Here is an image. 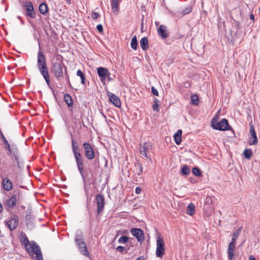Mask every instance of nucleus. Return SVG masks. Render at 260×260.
Masks as SVG:
<instances>
[{"instance_id":"1","label":"nucleus","mask_w":260,"mask_h":260,"mask_svg":"<svg viewBox=\"0 0 260 260\" xmlns=\"http://www.w3.org/2000/svg\"><path fill=\"white\" fill-rule=\"evenodd\" d=\"M21 243L25 246V249L30 256L36 255L37 260H43V255L39 245L35 241L29 242L24 233H21Z\"/></svg>"},{"instance_id":"2","label":"nucleus","mask_w":260,"mask_h":260,"mask_svg":"<svg viewBox=\"0 0 260 260\" xmlns=\"http://www.w3.org/2000/svg\"><path fill=\"white\" fill-rule=\"evenodd\" d=\"M71 141L72 151L76 160L78 169L82 178L85 180L87 178L88 175L84 170V158L82 156L81 153L80 152L78 143L74 140L72 135Z\"/></svg>"},{"instance_id":"3","label":"nucleus","mask_w":260,"mask_h":260,"mask_svg":"<svg viewBox=\"0 0 260 260\" xmlns=\"http://www.w3.org/2000/svg\"><path fill=\"white\" fill-rule=\"evenodd\" d=\"M37 67L47 85L49 86L50 81L46 58L43 52L41 51H39L38 53Z\"/></svg>"},{"instance_id":"4","label":"nucleus","mask_w":260,"mask_h":260,"mask_svg":"<svg viewBox=\"0 0 260 260\" xmlns=\"http://www.w3.org/2000/svg\"><path fill=\"white\" fill-rule=\"evenodd\" d=\"M212 127L215 130L220 131H231L234 134L233 128L231 126L228 120L225 118L222 119L220 122H217Z\"/></svg>"},{"instance_id":"5","label":"nucleus","mask_w":260,"mask_h":260,"mask_svg":"<svg viewBox=\"0 0 260 260\" xmlns=\"http://www.w3.org/2000/svg\"><path fill=\"white\" fill-rule=\"evenodd\" d=\"M62 64V63L61 61L59 60H56L53 62L52 64L51 72L58 80H59L60 78L63 77V74Z\"/></svg>"},{"instance_id":"6","label":"nucleus","mask_w":260,"mask_h":260,"mask_svg":"<svg viewBox=\"0 0 260 260\" xmlns=\"http://www.w3.org/2000/svg\"><path fill=\"white\" fill-rule=\"evenodd\" d=\"M76 242L80 251L84 255L88 256L89 253L87 250L86 245L84 241V239L82 234L76 235L75 238Z\"/></svg>"},{"instance_id":"7","label":"nucleus","mask_w":260,"mask_h":260,"mask_svg":"<svg viewBox=\"0 0 260 260\" xmlns=\"http://www.w3.org/2000/svg\"><path fill=\"white\" fill-rule=\"evenodd\" d=\"M165 252V244L164 239L158 236L156 240V255L157 257L161 258Z\"/></svg>"},{"instance_id":"8","label":"nucleus","mask_w":260,"mask_h":260,"mask_svg":"<svg viewBox=\"0 0 260 260\" xmlns=\"http://www.w3.org/2000/svg\"><path fill=\"white\" fill-rule=\"evenodd\" d=\"M84 150V155L88 160L93 159L95 156V152L91 144L88 142H84L83 144Z\"/></svg>"},{"instance_id":"9","label":"nucleus","mask_w":260,"mask_h":260,"mask_svg":"<svg viewBox=\"0 0 260 260\" xmlns=\"http://www.w3.org/2000/svg\"><path fill=\"white\" fill-rule=\"evenodd\" d=\"M35 217L32 215L31 207H28L26 211L25 222L28 228L32 229L34 227V220Z\"/></svg>"},{"instance_id":"10","label":"nucleus","mask_w":260,"mask_h":260,"mask_svg":"<svg viewBox=\"0 0 260 260\" xmlns=\"http://www.w3.org/2000/svg\"><path fill=\"white\" fill-rule=\"evenodd\" d=\"M4 223L7 225L11 231H13L15 230L18 225L19 217L17 215L14 214L9 220H5Z\"/></svg>"},{"instance_id":"11","label":"nucleus","mask_w":260,"mask_h":260,"mask_svg":"<svg viewBox=\"0 0 260 260\" xmlns=\"http://www.w3.org/2000/svg\"><path fill=\"white\" fill-rule=\"evenodd\" d=\"M23 191L19 189V187H15V186H14L12 192H10L9 194L10 196L15 200V202L18 203L19 205L21 203L23 200Z\"/></svg>"},{"instance_id":"12","label":"nucleus","mask_w":260,"mask_h":260,"mask_svg":"<svg viewBox=\"0 0 260 260\" xmlns=\"http://www.w3.org/2000/svg\"><path fill=\"white\" fill-rule=\"evenodd\" d=\"M97 73L103 84L106 85V79L108 75H110L108 70L106 68L100 67L97 68Z\"/></svg>"},{"instance_id":"13","label":"nucleus","mask_w":260,"mask_h":260,"mask_svg":"<svg viewBox=\"0 0 260 260\" xmlns=\"http://www.w3.org/2000/svg\"><path fill=\"white\" fill-rule=\"evenodd\" d=\"M96 202L97 204L96 214L99 215L103 211L105 205V198L102 194H98L96 196Z\"/></svg>"},{"instance_id":"14","label":"nucleus","mask_w":260,"mask_h":260,"mask_svg":"<svg viewBox=\"0 0 260 260\" xmlns=\"http://www.w3.org/2000/svg\"><path fill=\"white\" fill-rule=\"evenodd\" d=\"M131 233L132 235L135 237L139 242L142 243L144 240V234L143 231L140 228H132Z\"/></svg>"},{"instance_id":"15","label":"nucleus","mask_w":260,"mask_h":260,"mask_svg":"<svg viewBox=\"0 0 260 260\" xmlns=\"http://www.w3.org/2000/svg\"><path fill=\"white\" fill-rule=\"evenodd\" d=\"M151 150H152V145L149 142H145L142 146H141L139 148L140 153L144 155L145 157L149 158L151 161V158L147 154Z\"/></svg>"},{"instance_id":"16","label":"nucleus","mask_w":260,"mask_h":260,"mask_svg":"<svg viewBox=\"0 0 260 260\" xmlns=\"http://www.w3.org/2000/svg\"><path fill=\"white\" fill-rule=\"evenodd\" d=\"M23 8L26 11V16H34L35 11L32 2L30 1L24 2L23 5Z\"/></svg>"},{"instance_id":"17","label":"nucleus","mask_w":260,"mask_h":260,"mask_svg":"<svg viewBox=\"0 0 260 260\" xmlns=\"http://www.w3.org/2000/svg\"><path fill=\"white\" fill-rule=\"evenodd\" d=\"M236 238L232 237L231 242L230 243L228 246V258L229 260H234V250L235 248V245L236 243Z\"/></svg>"},{"instance_id":"18","label":"nucleus","mask_w":260,"mask_h":260,"mask_svg":"<svg viewBox=\"0 0 260 260\" xmlns=\"http://www.w3.org/2000/svg\"><path fill=\"white\" fill-rule=\"evenodd\" d=\"M250 133L251 134V137L249 139L248 143L249 145H256L258 143L257 136L255 132L254 127L251 123H250Z\"/></svg>"},{"instance_id":"19","label":"nucleus","mask_w":260,"mask_h":260,"mask_svg":"<svg viewBox=\"0 0 260 260\" xmlns=\"http://www.w3.org/2000/svg\"><path fill=\"white\" fill-rule=\"evenodd\" d=\"M107 95L109 97V101L112 104H113L115 106L118 108L121 107V101L120 100V99L118 96H117L115 94L109 91L107 92Z\"/></svg>"},{"instance_id":"20","label":"nucleus","mask_w":260,"mask_h":260,"mask_svg":"<svg viewBox=\"0 0 260 260\" xmlns=\"http://www.w3.org/2000/svg\"><path fill=\"white\" fill-rule=\"evenodd\" d=\"M36 18V17H27L28 21L35 29H37V28L40 26H43V24H44V20H43L41 17H39L38 20H36L35 22L34 19Z\"/></svg>"},{"instance_id":"21","label":"nucleus","mask_w":260,"mask_h":260,"mask_svg":"<svg viewBox=\"0 0 260 260\" xmlns=\"http://www.w3.org/2000/svg\"><path fill=\"white\" fill-rule=\"evenodd\" d=\"M9 155H13L15 159H17L20 157V151L16 145L11 144L10 151L7 153Z\"/></svg>"},{"instance_id":"22","label":"nucleus","mask_w":260,"mask_h":260,"mask_svg":"<svg viewBox=\"0 0 260 260\" xmlns=\"http://www.w3.org/2000/svg\"><path fill=\"white\" fill-rule=\"evenodd\" d=\"M4 204L8 209H13L17 205H18V203L15 202V200L10 196L9 198L5 201Z\"/></svg>"},{"instance_id":"23","label":"nucleus","mask_w":260,"mask_h":260,"mask_svg":"<svg viewBox=\"0 0 260 260\" xmlns=\"http://www.w3.org/2000/svg\"><path fill=\"white\" fill-rule=\"evenodd\" d=\"M2 185L4 190L10 191L13 189V183L12 181L7 178L3 179Z\"/></svg>"},{"instance_id":"24","label":"nucleus","mask_w":260,"mask_h":260,"mask_svg":"<svg viewBox=\"0 0 260 260\" xmlns=\"http://www.w3.org/2000/svg\"><path fill=\"white\" fill-rule=\"evenodd\" d=\"M63 20L66 21L69 27H73L78 24L76 17H63Z\"/></svg>"},{"instance_id":"25","label":"nucleus","mask_w":260,"mask_h":260,"mask_svg":"<svg viewBox=\"0 0 260 260\" xmlns=\"http://www.w3.org/2000/svg\"><path fill=\"white\" fill-rule=\"evenodd\" d=\"M166 26L164 25H161L158 28V34L161 37L162 39H166L168 37V34L166 30Z\"/></svg>"},{"instance_id":"26","label":"nucleus","mask_w":260,"mask_h":260,"mask_svg":"<svg viewBox=\"0 0 260 260\" xmlns=\"http://www.w3.org/2000/svg\"><path fill=\"white\" fill-rule=\"evenodd\" d=\"M63 100H64V101L66 102V103L67 104V105L69 109H70V108L73 107V103H74L73 100L72 98L71 97V96L69 94H68V93L64 94V96H63Z\"/></svg>"},{"instance_id":"27","label":"nucleus","mask_w":260,"mask_h":260,"mask_svg":"<svg viewBox=\"0 0 260 260\" xmlns=\"http://www.w3.org/2000/svg\"><path fill=\"white\" fill-rule=\"evenodd\" d=\"M182 131L181 129H179L174 135V141L177 145L180 144L181 142V136Z\"/></svg>"},{"instance_id":"28","label":"nucleus","mask_w":260,"mask_h":260,"mask_svg":"<svg viewBox=\"0 0 260 260\" xmlns=\"http://www.w3.org/2000/svg\"><path fill=\"white\" fill-rule=\"evenodd\" d=\"M237 31H236L235 29H233V30H229V33L230 36H229L227 34V37L229 41H231L232 42H235V39L237 38Z\"/></svg>"},{"instance_id":"29","label":"nucleus","mask_w":260,"mask_h":260,"mask_svg":"<svg viewBox=\"0 0 260 260\" xmlns=\"http://www.w3.org/2000/svg\"><path fill=\"white\" fill-rule=\"evenodd\" d=\"M140 46L142 49L145 51L148 49L149 47V44L148 39L146 37L142 38L140 40Z\"/></svg>"},{"instance_id":"30","label":"nucleus","mask_w":260,"mask_h":260,"mask_svg":"<svg viewBox=\"0 0 260 260\" xmlns=\"http://www.w3.org/2000/svg\"><path fill=\"white\" fill-rule=\"evenodd\" d=\"M111 7L113 12L115 15L117 14V12L119 10V6L118 4V0H112L111 1Z\"/></svg>"},{"instance_id":"31","label":"nucleus","mask_w":260,"mask_h":260,"mask_svg":"<svg viewBox=\"0 0 260 260\" xmlns=\"http://www.w3.org/2000/svg\"><path fill=\"white\" fill-rule=\"evenodd\" d=\"M39 10L41 14L45 15L48 11L47 5L44 3H41L39 7Z\"/></svg>"},{"instance_id":"32","label":"nucleus","mask_w":260,"mask_h":260,"mask_svg":"<svg viewBox=\"0 0 260 260\" xmlns=\"http://www.w3.org/2000/svg\"><path fill=\"white\" fill-rule=\"evenodd\" d=\"M187 213L188 215H191V216L194 214L195 206L192 203H190L188 205L187 209Z\"/></svg>"},{"instance_id":"33","label":"nucleus","mask_w":260,"mask_h":260,"mask_svg":"<svg viewBox=\"0 0 260 260\" xmlns=\"http://www.w3.org/2000/svg\"><path fill=\"white\" fill-rule=\"evenodd\" d=\"M77 75L80 77L81 83L86 86L85 76L84 74L80 70H78L76 73Z\"/></svg>"},{"instance_id":"34","label":"nucleus","mask_w":260,"mask_h":260,"mask_svg":"<svg viewBox=\"0 0 260 260\" xmlns=\"http://www.w3.org/2000/svg\"><path fill=\"white\" fill-rule=\"evenodd\" d=\"M243 154L246 159H250L252 155V150L250 149H245L243 152Z\"/></svg>"},{"instance_id":"35","label":"nucleus","mask_w":260,"mask_h":260,"mask_svg":"<svg viewBox=\"0 0 260 260\" xmlns=\"http://www.w3.org/2000/svg\"><path fill=\"white\" fill-rule=\"evenodd\" d=\"M138 41L137 39V37L136 36H134L132 39L131 42V46L132 48L134 50H136L138 47Z\"/></svg>"},{"instance_id":"36","label":"nucleus","mask_w":260,"mask_h":260,"mask_svg":"<svg viewBox=\"0 0 260 260\" xmlns=\"http://www.w3.org/2000/svg\"><path fill=\"white\" fill-rule=\"evenodd\" d=\"M190 173V169L187 165H184L181 169V174L182 175L186 176Z\"/></svg>"},{"instance_id":"37","label":"nucleus","mask_w":260,"mask_h":260,"mask_svg":"<svg viewBox=\"0 0 260 260\" xmlns=\"http://www.w3.org/2000/svg\"><path fill=\"white\" fill-rule=\"evenodd\" d=\"M15 160L17 162V167L20 169H22L24 167L23 160L20 157V156L17 159Z\"/></svg>"},{"instance_id":"38","label":"nucleus","mask_w":260,"mask_h":260,"mask_svg":"<svg viewBox=\"0 0 260 260\" xmlns=\"http://www.w3.org/2000/svg\"><path fill=\"white\" fill-rule=\"evenodd\" d=\"M154 104L152 106V109L154 111L158 112L159 111V108H158L159 105V101L156 98L154 99Z\"/></svg>"},{"instance_id":"39","label":"nucleus","mask_w":260,"mask_h":260,"mask_svg":"<svg viewBox=\"0 0 260 260\" xmlns=\"http://www.w3.org/2000/svg\"><path fill=\"white\" fill-rule=\"evenodd\" d=\"M198 101H199V98L197 94H194L191 96V102L192 105H193L194 106L198 105H199Z\"/></svg>"},{"instance_id":"40","label":"nucleus","mask_w":260,"mask_h":260,"mask_svg":"<svg viewBox=\"0 0 260 260\" xmlns=\"http://www.w3.org/2000/svg\"><path fill=\"white\" fill-rule=\"evenodd\" d=\"M192 172L195 176H201L202 175V172L201 170L197 167L192 168Z\"/></svg>"},{"instance_id":"41","label":"nucleus","mask_w":260,"mask_h":260,"mask_svg":"<svg viewBox=\"0 0 260 260\" xmlns=\"http://www.w3.org/2000/svg\"><path fill=\"white\" fill-rule=\"evenodd\" d=\"M42 26L43 27L45 30H46L47 29L51 27V25L48 21V17H45L44 18V24H43V26Z\"/></svg>"},{"instance_id":"42","label":"nucleus","mask_w":260,"mask_h":260,"mask_svg":"<svg viewBox=\"0 0 260 260\" xmlns=\"http://www.w3.org/2000/svg\"><path fill=\"white\" fill-rule=\"evenodd\" d=\"M191 11V7L190 6H188L184 9L182 10L180 14L182 15H185L189 14Z\"/></svg>"},{"instance_id":"43","label":"nucleus","mask_w":260,"mask_h":260,"mask_svg":"<svg viewBox=\"0 0 260 260\" xmlns=\"http://www.w3.org/2000/svg\"><path fill=\"white\" fill-rule=\"evenodd\" d=\"M231 21L232 23L233 24V28L235 29L236 31H237L239 26V23L238 21H236L235 19H233V17H231Z\"/></svg>"},{"instance_id":"44","label":"nucleus","mask_w":260,"mask_h":260,"mask_svg":"<svg viewBox=\"0 0 260 260\" xmlns=\"http://www.w3.org/2000/svg\"><path fill=\"white\" fill-rule=\"evenodd\" d=\"M129 238L126 236H121L118 240L119 243H125L128 242Z\"/></svg>"},{"instance_id":"45","label":"nucleus","mask_w":260,"mask_h":260,"mask_svg":"<svg viewBox=\"0 0 260 260\" xmlns=\"http://www.w3.org/2000/svg\"><path fill=\"white\" fill-rule=\"evenodd\" d=\"M88 212V215H89V223L90 226L92 225L93 223V217H92V213L91 211L88 208V206L87 207Z\"/></svg>"},{"instance_id":"46","label":"nucleus","mask_w":260,"mask_h":260,"mask_svg":"<svg viewBox=\"0 0 260 260\" xmlns=\"http://www.w3.org/2000/svg\"><path fill=\"white\" fill-rule=\"evenodd\" d=\"M218 119H219V116H218V113H217L214 117L212 119L211 121V127L214 125L215 124H216L217 122H218Z\"/></svg>"},{"instance_id":"47","label":"nucleus","mask_w":260,"mask_h":260,"mask_svg":"<svg viewBox=\"0 0 260 260\" xmlns=\"http://www.w3.org/2000/svg\"><path fill=\"white\" fill-rule=\"evenodd\" d=\"M242 230V227L239 228L238 229H237L233 234V237L236 238L239 236V234H240Z\"/></svg>"},{"instance_id":"48","label":"nucleus","mask_w":260,"mask_h":260,"mask_svg":"<svg viewBox=\"0 0 260 260\" xmlns=\"http://www.w3.org/2000/svg\"><path fill=\"white\" fill-rule=\"evenodd\" d=\"M2 142L5 145L4 148L6 150H8V151H10L11 146H10V144L9 143L8 141H7V140H6L4 141H2Z\"/></svg>"},{"instance_id":"49","label":"nucleus","mask_w":260,"mask_h":260,"mask_svg":"<svg viewBox=\"0 0 260 260\" xmlns=\"http://www.w3.org/2000/svg\"><path fill=\"white\" fill-rule=\"evenodd\" d=\"M116 250L121 252V253H127V249H125V248L124 247L122 246H118L116 248Z\"/></svg>"},{"instance_id":"50","label":"nucleus","mask_w":260,"mask_h":260,"mask_svg":"<svg viewBox=\"0 0 260 260\" xmlns=\"http://www.w3.org/2000/svg\"><path fill=\"white\" fill-rule=\"evenodd\" d=\"M137 164H138V167L139 170V172L138 173V175L139 176H141V175L142 174V173L143 172V167H142V164L140 162H138Z\"/></svg>"},{"instance_id":"51","label":"nucleus","mask_w":260,"mask_h":260,"mask_svg":"<svg viewBox=\"0 0 260 260\" xmlns=\"http://www.w3.org/2000/svg\"><path fill=\"white\" fill-rule=\"evenodd\" d=\"M151 92L153 94L158 96V92L157 90L153 86L151 87Z\"/></svg>"},{"instance_id":"52","label":"nucleus","mask_w":260,"mask_h":260,"mask_svg":"<svg viewBox=\"0 0 260 260\" xmlns=\"http://www.w3.org/2000/svg\"><path fill=\"white\" fill-rule=\"evenodd\" d=\"M96 29L98 31L101 33L103 31V26L101 24H99L96 26Z\"/></svg>"},{"instance_id":"53","label":"nucleus","mask_w":260,"mask_h":260,"mask_svg":"<svg viewBox=\"0 0 260 260\" xmlns=\"http://www.w3.org/2000/svg\"><path fill=\"white\" fill-rule=\"evenodd\" d=\"M142 191L141 188L140 187H137L135 189V192L137 194H139L141 193Z\"/></svg>"},{"instance_id":"54","label":"nucleus","mask_w":260,"mask_h":260,"mask_svg":"<svg viewBox=\"0 0 260 260\" xmlns=\"http://www.w3.org/2000/svg\"><path fill=\"white\" fill-rule=\"evenodd\" d=\"M145 258L144 256H141L136 259V260H145Z\"/></svg>"},{"instance_id":"55","label":"nucleus","mask_w":260,"mask_h":260,"mask_svg":"<svg viewBox=\"0 0 260 260\" xmlns=\"http://www.w3.org/2000/svg\"><path fill=\"white\" fill-rule=\"evenodd\" d=\"M249 260H256V259L253 255H250L249 257Z\"/></svg>"},{"instance_id":"56","label":"nucleus","mask_w":260,"mask_h":260,"mask_svg":"<svg viewBox=\"0 0 260 260\" xmlns=\"http://www.w3.org/2000/svg\"><path fill=\"white\" fill-rule=\"evenodd\" d=\"M107 80L108 81H111L114 80V79L110 77V75H108V76L107 77Z\"/></svg>"},{"instance_id":"57","label":"nucleus","mask_w":260,"mask_h":260,"mask_svg":"<svg viewBox=\"0 0 260 260\" xmlns=\"http://www.w3.org/2000/svg\"><path fill=\"white\" fill-rule=\"evenodd\" d=\"M93 16H99V13L96 12H93Z\"/></svg>"},{"instance_id":"58","label":"nucleus","mask_w":260,"mask_h":260,"mask_svg":"<svg viewBox=\"0 0 260 260\" xmlns=\"http://www.w3.org/2000/svg\"><path fill=\"white\" fill-rule=\"evenodd\" d=\"M18 187H19L20 189V188L27 189V188L25 186H23V185H20Z\"/></svg>"},{"instance_id":"59","label":"nucleus","mask_w":260,"mask_h":260,"mask_svg":"<svg viewBox=\"0 0 260 260\" xmlns=\"http://www.w3.org/2000/svg\"><path fill=\"white\" fill-rule=\"evenodd\" d=\"M68 4L70 5L72 3V0H66Z\"/></svg>"},{"instance_id":"60","label":"nucleus","mask_w":260,"mask_h":260,"mask_svg":"<svg viewBox=\"0 0 260 260\" xmlns=\"http://www.w3.org/2000/svg\"><path fill=\"white\" fill-rule=\"evenodd\" d=\"M143 21H144V18L143 17L142 18V20H141V26H142V27H143Z\"/></svg>"},{"instance_id":"61","label":"nucleus","mask_w":260,"mask_h":260,"mask_svg":"<svg viewBox=\"0 0 260 260\" xmlns=\"http://www.w3.org/2000/svg\"><path fill=\"white\" fill-rule=\"evenodd\" d=\"M67 81L69 84H70V80H69V77L68 75H67Z\"/></svg>"},{"instance_id":"62","label":"nucleus","mask_w":260,"mask_h":260,"mask_svg":"<svg viewBox=\"0 0 260 260\" xmlns=\"http://www.w3.org/2000/svg\"><path fill=\"white\" fill-rule=\"evenodd\" d=\"M155 25H156L157 26H158L159 25V22H158V21H156V22H155Z\"/></svg>"},{"instance_id":"63","label":"nucleus","mask_w":260,"mask_h":260,"mask_svg":"<svg viewBox=\"0 0 260 260\" xmlns=\"http://www.w3.org/2000/svg\"><path fill=\"white\" fill-rule=\"evenodd\" d=\"M21 208L22 209H25V207L24 206H23V205H21Z\"/></svg>"},{"instance_id":"64","label":"nucleus","mask_w":260,"mask_h":260,"mask_svg":"<svg viewBox=\"0 0 260 260\" xmlns=\"http://www.w3.org/2000/svg\"><path fill=\"white\" fill-rule=\"evenodd\" d=\"M250 19L253 21H254L255 17H250Z\"/></svg>"}]
</instances>
